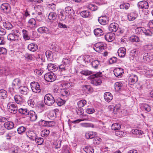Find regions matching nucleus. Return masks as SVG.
Listing matches in <instances>:
<instances>
[{
	"mask_svg": "<svg viewBox=\"0 0 153 153\" xmlns=\"http://www.w3.org/2000/svg\"><path fill=\"white\" fill-rule=\"evenodd\" d=\"M106 48V45L104 43L99 42L95 44L94 49L97 52H101L104 50Z\"/></svg>",
	"mask_w": 153,
	"mask_h": 153,
	"instance_id": "1",
	"label": "nucleus"
},
{
	"mask_svg": "<svg viewBox=\"0 0 153 153\" xmlns=\"http://www.w3.org/2000/svg\"><path fill=\"white\" fill-rule=\"evenodd\" d=\"M44 102L47 105H51L55 102L53 97L50 94H46L44 97Z\"/></svg>",
	"mask_w": 153,
	"mask_h": 153,
	"instance_id": "2",
	"label": "nucleus"
},
{
	"mask_svg": "<svg viewBox=\"0 0 153 153\" xmlns=\"http://www.w3.org/2000/svg\"><path fill=\"white\" fill-rule=\"evenodd\" d=\"M45 80L48 82H52L56 79V77L55 74L53 72L48 73L44 75Z\"/></svg>",
	"mask_w": 153,
	"mask_h": 153,
	"instance_id": "3",
	"label": "nucleus"
},
{
	"mask_svg": "<svg viewBox=\"0 0 153 153\" xmlns=\"http://www.w3.org/2000/svg\"><path fill=\"white\" fill-rule=\"evenodd\" d=\"M30 86L32 91L35 93H39L41 91L39 83L36 82H33L30 83Z\"/></svg>",
	"mask_w": 153,
	"mask_h": 153,
	"instance_id": "4",
	"label": "nucleus"
},
{
	"mask_svg": "<svg viewBox=\"0 0 153 153\" xmlns=\"http://www.w3.org/2000/svg\"><path fill=\"white\" fill-rule=\"evenodd\" d=\"M18 38V30H13L12 32L7 36V39L11 41L17 40Z\"/></svg>",
	"mask_w": 153,
	"mask_h": 153,
	"instance_id": "5",
	"label": "nucleus"
},
{
	"mask_svg": "<svg viewBox=\"0 0 153 153\" xmlns=\"http://www.w3.org/2000/svg\"><path fill=\"white\" fill-rule=\"evenodd\" d=\"M12 85L13 87L10 88L9 90H12L13 91L14 88L16 89L19 88L21 86V81L18 78L15 79L13 80Z\"/></svg>",
	"mask_w": 153,
	"mask_h": 153,
	"instance_id": "6",
	"label": "nucleus"
},
{
	"mask_svg": "<svg viewBox=\"0 0 153 153\" xmlns=\"http://www.w3.org/2000/svg\"><path fill=\"white\" fill-rule=\"evenodd\" d=\"M8 111L10 113L15 114L17 111V107L16 105L9 103L7 105Z\"/></svg>",
	"mask_w": 153,
	"mask_h": 153,
	"instance_id": "7",
	"label": "nucleus"
},
{
	"mask_svg": "<svg viewBox=\"0 0 153 153\" xmlns=\"http://www.w3.org/2000/svg\"><path fill=\"white\" fill-rule=\"evenodd\" d=\"M137 6L139 9H147L149 7L148 2L145 1L139 2L137 3Z\"/></svg>",
	"mask_w": 153,
	"mask_h": 153,
	"instance_id": "8",
	"label": "nucleus"
},
{
	"mask_svg": "<svg viewBox=\"0 0 153 153\" xmlns=\"http://www.w3.org/2000/svg\"><path fill=\"white\" fill-rule=\"evenodd\" d=\"M0 8L3 12L7 13L9 12L10 10V5L7 3H5L1 4L0 6Z\"/></svg>",
	"mask_w": 153,
	"mask_h": 153,
	"instance_id": "9",
	"label": "nucleus"
},
{
	"mask_svg": "<svg viewBox=\"0 0 153 153\" xmlns=\"http://www.w3.org/2000/svg\"><path fill=\"white\" fill-rule=\"evenodd\" d=\"M129 83L131 85L134 84L138 80V77L137 75L131 74L129 76L128 79Z\"/></svg>",
	"mask_w": 153,
	"mask_h": 153,
	"instance_id": "10",
	"label": "nucleus"
},
{
	"mask_svg": "<svg viewBox=\"0 0 153 153\" xmlns=\"http://www.w3.org/2000/svg\"><path fill=\"white\" fill-rule=\"evenodd\" d=\"M36 58L35 56L31 54L30 55L29 54V66L31 67H32L33 68V70H34L35 67L36 66V62L35 61Z\"/></svg>",
	"mask_w": 153,
	"mask_h": 153,
	"instance_id": "11",
	"label": "nucleus"
},
{
	"mask_svg": "<svg viewBox=\"0 0 153 153\" xmlns=\"http://www.w3.org/2000/svg\"><path fill=\"white\" fill-rule=\"evenodd\" d=\"M118 27V25L116 23L114 22L110 25L108 29L110 31L114 32L117 31Z\"/></svg>",
	"mask_w": 153,
	"mask_h": 153,
	"instance_id": "12",
	"label": "nucleus"
},
{
	"mask_svg": "<svg viewBox=\"0 0 153 153\" xmlns=\"http://www.w3.org/2000/svg\"><path fill=\"white\" fill-rule=\"evenodd\" d=\"M123 72V69L121 68H117L114 70V75L118 78L120 77Z\"/></svg>",
	"mask_w": 153,
	"mask_h": 153,
	"instance_id": "13",
	"label": "nucleus"
},
{
	"mask_svg": "<svg viewBox=\"0 0 153 153\" xmlns=\"http://www.w3.org/2000/svg\"><path fill=\"white\" fill-rule=\"evenodd\" d=\"M108 18L106 16H102L99 18L98 20L100 23L103 25L106 24L107 22L108 21Z\"/></svg>",
	"mask_w": 153,
	"mask_h": 153,
	"instance_id": "14",
	"label": "nucleus"
},
{
	"mask_svg": "<svg viewBox=\"0 0 153 153\" xmlns=\"http://www.w3.org/2000/svg\"><path fill=\"white\" fill-rule=\"evenodd\" d=\"M115 34L112 33H107L105 36L106 40L109 42L112 41L114 39Z\"/></svg>",
	"mask_w": 153,
	"mask_h": 153,
	"instance_id": "15",
	"label": "nucleus"
},
{
	"mask_svg": "<svg viewBox=\"0 0 153 153\" xmlns=\"http://www.w3.org/2000/svg\"><path fill=\"white\" fill-rule=\"evenodd\" d=\"M104 97L105 100L108 102H110L113 98L112 94L108 92L105 93L104 94Z\"/></svg>",
	"mask_w": 153,
	"mask_h": 153,
	"instance_id": "16",
	"label": "nucleus"
},
{
	"mask_svg": "<svg viewBox=\"0 0 153 153\" xmlns=\"http://www.w3.org/2000/svg\"><path fill=\"white\" fill-rule=\"evenodd\" d=\"M65 12L68 14V16L70 17L74 14V11L73 9L70 7H67L65 8Z\"/></svg>",
	"mask_w": 153,
	"mask_h": 153,
	"instance_id": "17",
	"label": "nucleus"
},
{
	"mask_svg": "<svg viewBox=\"0 0 153 153\" xmlns=\"http://www.w3.org/2000/svg\"><path fill=\"white\" fill-rule=\"evenodd\" d=\"M37 118V116L35 112L32 110L29 111V119L31 121H35Z\"/></svg>",
	"mask_w": 153,
	"mask_h": 153,
	"instance_id": "18",
	"label": "nucleus"
},
{
	"mask_svg": "<svg viewBox=\"0 0 153 153\" xmlns=\"http://www.w3.org/2000/svg\"><path fill=\"white\" fill-rule=\"evenodd\" d=\"M31 8L34 9L36 11V13L39 15H40L42 14L41 9H42L40 6H36L35 5H32Z\"/></svg>",
	"mask_w": 153,
	"mask_h": 153,
	"instance_id": "19",
	"label": "nucleus"
},
{
	"mask_svg": "<svg viewBox=\"0 0 153 153\" xmlns=\"http://www.w3.org/2000/svg\"><path fill=\"white\" fill-rule=\"evenodd\" d=\"M15 102L18 104H21L24 102V100L22 96L19 95H16L14 97Z\"/></svg>",
	"mask_w": 153,
	"mask_h": 153,
	"instance_id": "20",
	"label": "nucleus"
},
{
	"mask_svg": "<svg viewBox=\"0 0 153 153\" xmlns=\"http://www.w3.org/2000/svg\"><path fill=\"white\" fill-rule=\"evenodd\" d=\"M117 53L119 56L121 57H123L126 54V49L124 47L120 48L118 49Z\"/></svg>",
	"mask_w": 153,
	"mask_h": 153,
	"instance_id": "21",
	"label": "nucleus"
},
{
	"mask_svg": "<svg viewBox=\"0 0 153 153\" xmlns=\"http://www.w3.org/2000/svg\"><path fill=\"white\" fill-rule=\"evenodd\" d=\"M91 79H93L91 81V83L94 85L96 86L100 85L102 82V80L99 78L96 77V78Z\"/></svg>",
	"mask_w": 153,
	"mask_h": 153,
	"instance_id": "22",
	"label": "nucleus"
},
{
	"mask_svg": "<svg viewBox=\"0 0 153 153\" xmlns=\"http://www.w3.org/2000/svg\"><path fill=\"white\" fill-rule=\"evenodd\" d=\"M82 87L83 90L86 93H88L89 92H92L93 91V89L90 85H83L82 86Z\"/></svg>",
	"mask_w": 153,
	"mask_h": 153,
	"instance_id": "23",
	"label": "nucleus"
},
{
	"mask_svg": "<svg viewBox=\"0 0 153 153\" xmlns=\"http://www.w3.org/2000/svg\"><path fill=\"white\" fill-rule=\"evenodd\" d=\"M97 135L96 133L93 131L88 132L85 134V137L88 139L94 138Z\"/></svg>",
	"mask_w": 153,
	"mask_h": 153,
	"instance_id": "24",
	"label": "nucleus"
},
{
	"mask_svg": "<svg viewBox=\"0 0 153 153\" xmlns=\"http://www.w3.org/2000/svg\"><path fill=\"white\" fill-rule=\"evenodd\" d=\"M142 111H144L149 112L151 110V107L146 103L142 104L141 106Z\"/></svg>",
	"mask_w": 153,
	"mask_h": 153,
	"instance_id": "25",
	"label": "nucleus"
},
{
	"mask_svg": "<svg viewBox=\"0 0 153 153\" xmlns=\"http://www.w3.org/2000/svg\"><path fill=\"white\" fill-rule=\"evenodd\" d=\"M91 64L93 68L95 69H97L98 67L100 66V61L98 60H93L91 62Z\"/></svg>",
	"mask_w": 153,
	"mask_h": 153,
	"instance_id": "26",
	"label": "nucleus"
},
{
	"mask_svg": "<svg viewBox=\"0 0 153 153\" xmlns=\"http://www.w3.org/2000/svg\"><path fill=\"white\" fill-rule=\"evenodd\" d=\"M4 127L7 129H11L13 128L14 124L13 122L7 121L4 124Z\"/></svg>",
	"mask_w": 153,
	"mask_h": 153,
	"instance_id": "27",
	"label": "nucleus"
},
{
	"mask_svg": "<svg viewBox=\"0 0 153 153\" xmlns=\"http://www.w3.org/2000/svg\"><path fill=\"white\" fill-rule=\"evenodd\" d=\"M58 15L60 21H64L66 19L67 15L64 11L63 10H61L60 11Z\"/></svg>",
	"mask_w": 153,
	"mask_h": 153,
	"instance_id": "28",
	"label": "nucleus"
},
{
	"mask_svg": "<svg viewBox=\"0 0 153 153\" xmlns=\"http://www.w3.org/2000/svg\"><path fill=\"white\" fill-rule=\"evenodd\" d=\"M138 14L135 13H131L128 16V18L130 21H133L138 16Z\"/></svg>",
	"mask_w": 153,
	"mask_h": 153,
	"instance_id": "29",
	"label": "nucleus"
},
{
	"mask_svg": "<svg viewBox=\"0 0 153 153\" xmlns=\"http://www.w3.org/2000/svg\"><path fill=\"white\" fill-rule=\"evenodd\" d=\"M61 86L62 87L64 88L68 89L73 87L74 84L71 82H64L61 84Z\"/></svg>",
	"mask_w": 153,
	"mask_h": 153,
	"instance_id": "30",
	"label": "nucleus"
},
{
	"mask_svg": "<svg viewBox=\"0 0 153 153\" xmlns=\"http://www.w3.org/2000/svg\"><path fill=\"white\" fill-rule=\"evenodd\" d=\"M40 33H49V30L48 28L45 27H39L37 30Z\"/></svg>",
	"mask_w": 153,
	"mask_h": 153,
	"instance_id": "31",
	"label": "nucleus"
},
{
	"mask_svg": "<svg viewBox=\"0 0 153 153\" xmlns=\"http://www.w3.org/2000/svg\"><path fill=\"white\" fill-rule=\"evenodd\" d=\"M47 68L49 71L52 72L55 71L57 69L56 65L51 63L48 65Z\"/></svg>",
	"mask_w": 153,
	"mask_h": 153,
	"instance_id": "32",
	"label": "nucleus"
},
{
	"mask_svg": "<svg viewBox=\"0 0 153 153\" xmlns=\"http://www.w3.org/2000/svg\"><path fill=\"white\" fill-rule=\"evenodd\" d=\"M65 64L60 65L59 66V71L61 72L62 74L63 75L65 71L67 70V67Z\"/></svg>",
	"mask_w": 153,
	"mask_h": 153,
	"instance_id": "33",
	"label": "nucleus"
},
{
	"mask_svg": "<svg viewBox=\"0 0 153 153\" xmlns=\"http://www.w3.org/2000/svg\"><path fill=\"white\" fill-rule=\"evenodd\" d=\"M94 33L96 36H101L103 35V32L100 28H97L95 29L94 30Z\"/></svg>",
	"mask_w": 153,
	"mask_h": 153,
	"instance_id": "34",
	"label": "nucleus"
},
{
	"mask_svg": "<svg viewBox=\"0 0 153 153\" xmlns=\"http://www.w3.org/2000/svg\"><path fill=\"white\" fill-rule=\"evenodd\" d=\"M19 92L23 94L26 95L27 93L28 88L25 86H21L19 88Z\"/></svg>",
	"mask_w": 153,
	"mask_h": 153,
	"instance_id": "35",
	"label": "nucleus"
},
{
	"mask_svg": "<svg viewBox=\"0 0 153 153\" xmlns=\"http://www.w3.org/2000/svg\"><path fill=\"white\" fill-rule=\"evenodd\" d=\"M84 151L86 153H94V150L91 146H87L83 148Z\"/></svg>",
	"mask_w": 153,
	"mask_h": 153,
	"instance_id": "36",
	"label": "nucleus"
},
{
	"mask_svg": "<svg viewBox=\"0 0 153 153\" xmlns=\"http://www.w3.org/2000/svg\"><path fill=\"white\" fill-rule=\"evenodd\" d=\"M3 25L4 28L7 30L11 29L13 27V26L11 23L8 21L4 22Z\"/></svg>",
	"mask_w": 153,
	"mask_h": 153,
	"instance_id": "37",
	"label": "nucleus"
},
{
	"mask_svg": "<svg viewBox=\"0 0 153 153\" xmlns=\"http://www.w3.org/2000/svg\"><path fill=\"white\" fill-rule=\"evenodd\" d=\"M57 15L55 12H51L48 16V19L50 20L53 21L56 18Z\"/></svg>",
	"mask_w": 153,
	"mask_h": 153,
	"instance_id": "38",
	"label": "nucleus"
},
{
	"mask_svg": "<svg viewBox=\"0 0 153 153\" xmlns=\"http://www.w3.org/2000/svg\"><path fill=\"white\" fill-rule=\"evenodd\" d=\"M37 136L34 131H31L29 132V139L31 140L34 141Z\"/></svg>",
	"mask_w": 153,
	"mask_h": 153,
	"instance_id": "39",
	"label": "nucleus"
},
{
	"mask_svg": "<svg viewBox=\"0 0 153 153\" xmlns=\"http://www.w3.org/2000/svg\"><path fill=\"white\" fill-rule=\"evenodd\" d=\"M22 36L23 39L25 41L29 40V33L27 30H22Z\"/></svg>",
	"mask_w": 153,
	"mask_h": 153,
	"instance_id": "40",
	"label": "nucleus"
},
{
	"mask_svg": "<svg viewBox=\"0 0 153 153\" xmlns=\"http://www.w3.org/2000/svg\"><path fill=\"white\" fill-rule=\"evenodd\" d=\"M19 112L23 116H26L29 114V111L26 108H20L19 109Z\"/></svg>",
	"mask_w": 153,
	"mask_h": 153,
	"instance_id": "41",
	"label": "nucleus"
},
{
	"mask_svg": "<svg viewBox=\"0 0 153 153\" xmlns=\"http://www.w3.org/2000/svg\"><path fill=\"white\" fill-rule=\"evenodd\" d=\"M92 56H90L89 55H85L83 57V59L85 62H92L93 59L92 58Z\"/></svg>",
	"mask_w": 153,
	"mask_h": 153,
	"instance_id": "42",
	"label": "nucleus"
},
{
	"mask_svg": "<svg viewBox=\"0 0 153 153\" xmlns=\"http://www.w3.org/2000/svg\"><path fill=\"white\" fill-rule=\"evenodd\" d=\"M121 128V125L118 123H113L111 126V129L114 130H119Z\"/></svg>",
	"mask_w": 153,
	"mask_h": 153,
	"instance_id": "43",
	"label": "nucleus"
},
{
	"mask_svg": "<svg viewBox=\"0 0 153 153\" xmlns=\"http://www.w3.org/2000/svg\"><path fill=\"white\" fill-rule=\"evenodd\" d=\"M122 86L123 84L121 82H117L114 85V89L116 91H118L121 89Z\"/></svg>",
	"mask_w": 153,
	"mask_h": 153,
	"instance_id": "44",
	"label": "nucleus"
},
{
	"mask_svg": "<svg viewBox=\"0 0 153 153\" xmlns=\"http://www.w3.org/2000/svg\"><path fill=\"white\" fill-rule=\"evenodd\" d=\"M80 15L83 17L86 18L90 15V12L87 10H84L81 12Z\"/></svg>",
	"mask_w": 153,
	"mask_h": 153,
	"instance_id": "45",
	"label": "nucleus"
},
{
	"mask_svg": "<svg viewBox=\"0 0 153 153\" xmlns=\"http://www.w3.org/2000/svg\"><path fill=\"white\" fill-rule=\"evenodd\" d=\"M29 51L32 52H34L37 49L38 47L37 45L36 44L31 43L29 44Z\"/></svg>",
	"mask_w": 153,
	"mask_h": 153,
	"instance_id": "46",
	"label": "nucleus"
},
{
	"mask_svg": "<svg viewBox=\"0 0 153 153\" xmlns=\"http://www.w3.org/2000/svg\"><path fill=\"white\" fill-rule=\"evenodd\" d=\"M49 133L50 131L49 130L45 129L42 131L41 134L42 137H46L49 135Z\"/></svg>",
	"mask_w": 153,
	"mask_h": 153,
	"instance_id": "47",
	"label": "nucleus"
},
{
	"mask_svg": "<svg viewBox=\"0 0 153 153\" xmlns=\"http://www.w3.org/2000/svg\"><path fill=\"white\" fill-rule=\"evenodd\" d=\"M145 28L142 27H138L135 29V32L136 34H140L143 33Z\"/></svg>",
	"mask_w": 153,
	"mask_h": 153,
	"instance_id": "48",
	"label": "nucleus"
},
{
	"mask_svg": "<svg viewBox=\"0 0 153 153\" xmlns=\"http://www.w3.org/2000/svg\"><path fill=\"white\" fill-rule=\"evenodd\" d=\"M31 70H30V71L32 72L34 71V73H36V74L37 75H41L43 73V71L42 70L35 69L36 68L35 67L34 70H33V68L32 67H31Z\"/></svg>",
	"mask_w": 153,
	"mask_h": 153,
	"instance_id": "49",
	"label": "nucleus"
},
{
	"mask_svg": "<svg viewBox=\"0 0 153 153\" xmlns=\"http://www.w3.org/2000/svg\"><path fill=\"white\" fill-rule=\"evenodd\" d=\"M138 55V51H137L133 50L131 51L130 53V56L134 58L137 57Z\"/></svg>",
	"mask_w": 153,
	"mask_h": 153,
	"instance_id": "50",
	"label": "nucleus"
},
{
	"mask_svg": "<svg viewBox=\"0 0 153 153\" xmlns=\"http://www.w3.org/2000/svg\"><path fill=\"white\" fill-rule=\"evenodd\" d=\"M130 7V4L128 3H123L121 4L120 7L121 9H128Z\"/></svg>",
	"mask_w": 153,
	"mask_h": 153,
	"instance_id": "51",
	"label": "nucleus"
},
{
	"mask_svg": "<svg viewBox=\"0 0 153 153\" xmlns=\"http://www.w3.org/2000/svg\"><path fill=\"white\" fill-rule=\"evenodd\" d=\"M0 96L4 99L6 98L7 96V92L4 89L0 90Z\"/></svg>",
	"mask_w": 153,
	"mask_h": 153,
	"instance_id": "52",
	"label": "nucleus"
},
{
	"mask_svg": "<svg viewBox=\"0 0 153 153\" xmlns=\"http://www.w3.org/2000/svg\"><path fill=\"white\" fill-rule=\"evenodd\" d=\"M86 101L85 100H82L77 102V105L79 108L83 107L86 103Z\"/></svg>",
	"mask_w": 153,
	"mask_h": 153,
	"instance_id": "53",
	"label": "nucleus"
},
{
	"mask_svg": "<svg viewBox=\"0 0 153 153\" xmlns=\"http://www.w3.org/2000/svg\"><path fill=\"white\" fill-rule=\"evenodd\" d=\"M87 7L91 10L95 11L97 9V6L92 4H90L87 6Z\"/></svg>",
	"mask_w": 153,
	"mask_h": 153,
	"instance_id": "54",
	"label": "nucleus"
},
{
	"mask_svg": "<svg viewBox=\"0 0 153 153\" xmlns=\"http://www.w3.org/2000/svg\"><path fill=\"white\" fill-rule=\"evenodd\" d=\"M36 22L34 19H31L29 20V28H32L35 27Z\"/></svg>",
	"mask_w": 153,
	"mask_h": 153,
	"instance_id": "55",
	"label": "nucleus"
},
{
	"mask_svg": "<svg viewBox=\"0 0 153 153\" xmlns=\"http://www.w3.org/2000/svg\"><path fill=\"white\" fill-rule=\"evenodd\" d=\"M102 76V73L100 72H97L96 73L92 74L90 76V78H94L96 77L99 78Z\"/></svg>",
	"mask_w": 153,
	"mask_h": 153,
	"instance_id": "56",
	"label": "nucleus"
},
{
	"mask_svg": "<svg viewBox=\"0 0 153 153\" xmlns=\"http://www.w3.org/2000/svg\"><path fill=\"white\" fill-rule=\"evenodd\" d=\"M130 40L132 42H138L139 41V38L137 36H133L130 38Z\"/></svg>",
	"mask_w": 153,
	"mask_h": 153,
	"instance_id": "57",
	"label": "nucleus"
},
{
	"mask_svg": "<svg viewBox=\"0 0 153 153\" xmlns=\"http://www.w3.org/2000/svg\"><path fill=\"white\" fill-rule=\"evenodd\" d=\"M143 61L142 62H146L150 60L149 55L147 53H145L143 57Z\"/></svg>",
	"mask_w": 153,
	"mask_h": 153,
	"instance_id": "58",
	"label": "nucleus"
},
{
	"mask_svg": "<svg viewBox=\"0 0 153 153\" xmlns=\"http://www.w3.org/2000/svg\"><path fill=\"white\" fill-rule=\"evenodd\" d=\"M35 142L39 145H42L43 142L44 140L43 138L41 137L36 138L35 140Z\"/></svg>",
	"mask_w": 153,
	"mask_h": 153,
	"instance_id": "59",
	"label": "nucleus"
},
{
	"mask_svg": "<svg viewBox=\"0 0 153 153\" xmlns=\"http://www.w3.org/2000/svg\"><path fill=\"white\" fill-rule=\"evenodd\" d=\"M101 140V139L98 137H94L93 140V142L94 144L98 145L100 144Z\"/></svg>",
	"mask_w": 153,
	"mask_h": 153,
	"instance_id": "60",
	"label": "nucleus"
},
{
	"mask_svg": "<svg viewBox=\"0 0 153 153\" xmlns=\"http://www.w3.org/2000/svg\"><path fill=\"white\" fill-rule=\"evenodd\" d=\"M76 111L78 115H83L84 111L83 108H77Z\"/></svg>",
	"mask_w": 153,
	"mask_h": 153,
	"instance_id": "61",
	"label": "nucleus"
},
{
	"mask_svg": "<svg viewBox=\"0 0 153 153\" xmlns=\"http://www.w3.org/2000/svg\"><path fill=\"white\" fill-rule=\"evenodd\" d=\"M13 135L11 131L6 133L5 134V137L7 140H9L11 139V137L13 136Z\"/></svg>",
	"mask_w": 153,
	"mask_h": 153,
	"instance_id": "62",
	"label": "nucleus"
},
{
	"mask_svg": "<svg viewBox=\"0 0 153 153\" xmlns=\"http://www.w3.org/2000/svg\"><path fill=\"white\" fill-rule=\"evenodd\" d=\"M143 33L146 36H151L152 35V32L149 29L146 30L145 28V30L144 31Z\"/></svg>",
	"mask_w": 153,
	"mask_h": 153,
	"instance_id": "63",
	"label": "nucleus"
},
{
	"mask_svg": "<svg viewBox=\"0 0 153 153\" xmlns=\"http://www.w3.org/2000/svg\"><path fill=\"white\" fill-rule=\"evenodd\" d=\"M63 64H65L68 66L69 65V64L70 63V60L69 59V58L67 57L63 59Z\"/></svg>",
	"mask_w": 153,
	"mask_h": 153,
	"instance_id": "64",
	"label": "nucleus"
}]
</instances>
